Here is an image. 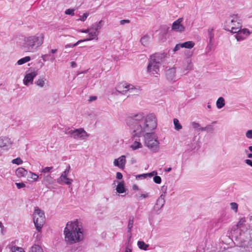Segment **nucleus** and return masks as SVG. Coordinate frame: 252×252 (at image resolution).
<instances>
[{
	"mask_svg": "<svg viewBox=\"0 0 252 252\" xmlns=\"http://www.w3.org/2000/svg\"><path fill=\"white\" fill-rule=\"evenodd\" d=\"M11 162L13 164L20 165L22 163L23 161L20 158H16L13 159Z\"/></svg>",
	"mask_w": 252,
	"mask_h": 252,
	"instance_id": "nucleus-34",
	"label": "nucleus"
},
{
	"mask_svg": "<svg viewBox=\"0 0 252 252\" xmlns=\"http://www.w3.org/2000/svg\"><path fill=\"white\" fill-rule=\"evenodd\" d=\"M183 18H180L175 21L172 24V29L175 32H183L185 30V27L182 24Z\"/></svg>",
	"mask_w": 252,
	"mask_h": 252,
	"instance_id": "nucleus-15",
	"label": "nucleus"
},
{
	"mask_svg": "<svg viewBox=\"0 0 252 252\" xmlns=\"http://www.w3.org/2000/svg\"><path fill=\"white\" fill-rule=\"evenodd\" d=\"M70 170V166L69 165L67 166L65 170L62 173L61 175L68 176Z\"/></svg>",
	"mask_w": 252,
	"mask_h": 252,
	"instance_id": "nucleus-44",
	"label": "nucleus"
},
{
	"mask_svg": "<svg viewBox=\"0 0 252 252\" xmlns=\"http://www.w3.org/2000/svg\"><path fill=\"white\" fill-rule=\"evenodd\" d=\"M53 167H46L44 168H43L41 170V172L43 173H49L53 169Z\"/></svg>",
	"mask_w": 252,
	"mask_h": 252,
	"instance_id": "nucleus-43",
	"label": "nucleus"
},
{
	"mask_svg": "<svg viewBox=\"0 0 252 252\" xmlns=\"http://www.w3.org/2000/svg\"><path fill=\"white\" fill-rule=\"evenodd\" d=\"M216 105L218 109H221L225 105L224 99L222 97H220L216 102Z\"/></svg>",
	"mask_w": 252,
	"mask_h": 252,
	"instance_id": "nucleus-25",
	"label": "nucleus"
},
{
	"mask_svg": "<svg viewBox=\"0 0 252 252\" xmlns=\"http://www.w3.org/2000/svg\"><path fill=\"white\" fill-rule=\"evenodd\" d=\"M96 99V97L95 96H92L90 97L89 101V102H92L94 101Z\"/></svg>",
	"mask_w": 252,
	"mask_h": 252,
	"instance_id": "nucleus-56",
	"label": "nucleus"
},
{
	"mask_svg": "<svg viewBox=\"0 0 252 252\" xmlns=\"http://www.w3.org/2000/svg\"><path fill=\"white\" fill-rule=\"evenodd\" d=\"M31 60V57L30 56H26L24 58H23L20 60H19L17 61V64L18 65H22L23 64H24L29 61H30Z\"/></svg>",
	"mask_w": 252,
	"mask_h": 252,
	"instance_id": "nucleus-30",
	"label": "nucleus"
},
{
	"mask_svg": "<svg viewBox=\"0 0 252 252\" xmlns=\"http://www.w3.org/2000/svg\"><path fill=\"white\" fill-rule=\"evenodd\" d=\"M167 189V186H163L161 187V190H162V191L163 192L162 194H164L165 195V193L166 192Z\"/></svg>",
	"mask_w": 252,
	"mask_h": 252,
	"instance_id": "nucleus-51",
	"label": "nucleus"
},
{
	"mask_svg": "<svg viewBox=\"0 0 252 252\" xmlns=\"http://www.w3.org/2000/svg\"><path fill=\"white\" fill-rule=\"evenodd\" d=\"M79 32H83V33H89V28L86 30H80Z\"/></svg>",
	"mask_w": 252,
	"mask_h": 252,
	"instance_id": "nucleus-59",
	"label": "nucleus"
},
{
	"mask_svg": "<svg viewBox=\"0 0 252 252\" xmlns=\"http://www.w3.org/2000/svg\"><path fill=\"white\" fill-rule=\"evenodd\" d=\"M214 129L213 126L211 125H208L205 127L200 128V131H207L209 132L213 131Z\"/></svg>",
	"mask_w": 252,
	"mask_h": 252,
	"instance_id": "nucleus-32",
	"label": "nucleus"
},
{
	"mask_svg": "<svg viewBox=\"0 0 252 252\" xmlns=\"http://www.w3.org/2000/svg\"><path fill=\"white\" fill-rule=\"evenodd\" d=\"M148 196V193H143L141 194L139 197L140 198H147Z\"/></svg>",
	"mask_w": 252,
	"mask_h": 252,
	"instance_id": "nucleus-55",
	"label": "nucleus"
},
{
	"mask_svg": "<svg viewBox=\"0 0 252 252\" xmlns=\"http://www.w3.org/2000/svg\"><path fill=\"white\" fill-rule=\"evenodd\" d=\"M50 56L49 54H45L42 56L41 58L44 62H46L47 61V58Z\"/></svg>",
	"mask_w": 252,
	"mask_h": 252,
	"instance_id": "nucleus-52",
	"label": "nucleus"
},
{
	"mask_svg": "<svg viewBox=\"0 0 252 252\" xmlns=\"http://www.w3.org/2000/svg\"><path fill=\"white\" fill-rule=\"evenodd\" d=\"M37 70H35L34 69L27 71L23 79L24 84L27 86L32 85L33 84V79L37 75Z\"/></svg>",
	"mask_w": 252,
	"mask_h": 252,
	"instance_id": "nucleus-8",
	"label": "nucleus"
},
{
	"mask_svg": "<svg viewBox=\"0 0 252 252\" xmlns=\"http://www.w3.org/2000/svg\"><path fill=\"white\" fill-rule=\"evenodd\" d=\"M165 197L164 194H161L158 198L153 208L154 211L158 212L163 207L165 202Z\"/></svg>",
	"mask_w": 252,
	"mask_h": 252,
	"instance_id": "nucleus-13",
	"label": "nucleus"
},
{
	"mask_svg": "<svg viewBox=\"0 0 252 252\" xmlns=\"http://www.w3.org/2000/svg\"><path fill=\"white\" fill-rule=\"evenodd\" d=\"M137 245L140 249L144 251L147 250L148 248L149 247V245L148 244H146L144 241H138Z\"/></svg>",
	"mask_w": 252,
	"mask_h": 252,
	"instance_id": "nucleus-27",
	"label": "nucleus"
},
{
	"mask_svg": "<svg viewBox=\"0 0 252 252\" xmlns=\"http://www.w3.org/2000/svg\"><path fill=\"white\" fill-rule=\"evenodd\" d=\"M1 228V230H0V231H1V233L2 235H4L5 234V230H4V226H2V227H0Z\"/></svg>",
	"mask_w": 252,
	"mask_h": 252,
	"instance_id": "nucleus-58",
	"label": "nucleus"
},
{
	"mask_svg": "<svg viewBox=\"0 0 252 252\" xmlns=\"http://www.w3.org/2000/svg\"><path fill=\"white\" fill-rule=\"evenodd\" d=\"M180 48H182L181 43L177 44L174 48L173 49V51L176 52L178 50H179Z\"/></svg>",
	"mask_w": 252,
	"mask_h": 252,
	"instance_id": "nucleus-49",
	"label": "nucleus"
},
{
	"mask_svg": "<svg viewBox=\"0 0 252 252\" xmlns=\"http://www.w3.org/2000/svg\"><path fill=\"white\" fill-rule=\"evenodd\" d=\"M33 220L36 230L40 232L45 223V217L44 212L37 207L34 209L33 214Z\"/></svg>",
	"mask_w": 252,
	"mask_h": 252,
	"instance_id": "nucleus-6",
	"label": "nucleus"
},
{
	"mask_svg": "<svg viewBox=\"0 0 252 252\" xmlns=\"http://www.w3.org/2000/svg\"><path fill=\"white\" fill-rule=\"evenodd\" d=\"M173 123H174V125L175 126V128L176 130H179L181 129H182V126L180 124L179 121L177 119H174Z\"/></svg>",
	"mask_w": 252,
	"mask_h": 252,
	"instance_id": "nucleus-31",
	"label": "nucleus"
},
{
	"mask_svg": "<svg viewBox=\"0 0 252 252\" xmlns=\"http://www.w3.org/2000/svg\"><path fill=\"white\" fill-rule=\"evenodd\" d=\"M131 87H129V90H127L128 93L130 94L131 95L138 94L140 93V90L138 87H135L133 85L131 84Z\"/></svg>",
	"mask_w": 252,
	"mask_h": 252,
	"instance_id": "nucleus-21",
	"label": "nucleus"
},
{
	"mask_svg": "<svg viewBox=\"0 0 252 252\" xmlns=\"http://www.w3.org/2000/svg\"><path fill=\"white\" fill-rule=\"evenodd\" d=\"M46 82V79L44 76H41L35 82V84L40 88H43L45 86Z\"/></svg>",
	"mask_w": 252,
	"mask_h": 252,
	"instance_id": "nucleus-19",
	"label": "nucleus"
},
{
	"mask_svg": "<svg viewBox=\"0 0 252 252\" xmlns=\"http://www.w3.org/2000/svg\"><path fill=\"white\" fill-rule=\"evenodd\" d=\"M57 49H52V50H51L50 52L51 53H52V54H55V53H56L57 52Z\"/></svg>",
	"mask_w": 252,
	"mask_h": 252,
	"instance_id": "nucleus-63",
	"label": "nucleus"
},
{
	"mask_svg": "<svg viewBox=\"0 0 252 252\" xmlns=\"http://www.w3.org/2000/svg\"><path fill=\"white\" fill-rule=\"evenodd\" d=\"M245 221L246 220L245 218H241L237 223V226L239 227L241 226L245 222Z\"/></svg>",
	"mask_w": 252,
	"mask_h": 252,
	"instance_id": "nucleus-48",
	"label": "nucleus"
},
{
	"mask_svg": "<svg viewBox=\"0 0 252 252\" xmlns=\"http://www.w3.org/2000/svg\"><path fill=\"white\" fill-rule=\"evenodd\" d=\"M134 223V219L133 217H130L129 218L128 225H127V232L129 233V239L131 238V232L133 227Z\"/></svg>",
	"mask_w": 252,
	"mask_h": 252,
	"instance_id": "nucleus-22",
	"label": "nucleus"
},
{
	"mask_svg": "<svg viewBox=\"0 0 252 252\" xmlns=\"http://www.w3.org/2000/svg\"><path fill=\"white\" fill-rule=\"evenodd\" d=\"M28 174V171L23 167H19L15 171V174L18 178L25 177Z\"/></svg>",
	"mask_w": 252,
	"mask_h": 252,
	"instance_id": "nucleus-18",
	"label": "nucleus"
},
{
	"mask_svg": "<svg viewBox=\"0 0 252 252\" xmlns=\"http://www.w3.org/2000/svg\"><path fill=\"white\" fill-rule=\"evenodd\" d=\"M117 192L119 193H123L126 191V189L124 187V182H120L118 183L116 188Z\"/></svg>",
	"mask_w": 252,
	"mask_h": 252,
	"instance_id": "nucleus-23",
	"label": "nucleus"
},
{
	"mask_svg": "<svg viewBox=\"0 0 252 252\" xmlns=\"http://www.w3.org/2000/svg\"><path fill=\"white\" fill-rule=\"evenodd\" d=\"M166 77L167 80L170 81H175L176 77V68L172 67L168 69L166 71Z\"/></svg>",
	"mask_w": 252,
	"mask_h": 252,
	"instance_id": "nucleus-16",
	"label": "nucleus"
},
{
	"mask_svg": "<svg viewBox=\"0 0 252 252\" xmlns=\"http://www.w3.org/2000/svg\"><path fill=\"white\" fill-rule=\"evenodd\" d=\"M102 26V21H100L98 23L93 25L90 28H89V37L82 40L83 42L92 40L94 39L97 40V36L99 33L98 30H100Z\"/></svg>",
	"mask_w": 252,
	"mask_h": 252,
	"instance_id": "nucleus-7",
	"label": "nucleus"
},
{
	"mask_svg": "<svg viewBox=\"0 0 252 252\" xmlns=\"http://www.w3.org/2000/svg\"><path fill=\"white\" fill-rule=\"evenodd\" d=\"M11 252H25L24 250L21 248L17 246H13L11 249Z\"/></svg>",
	"mask_w": 252,
	"mask_h": 252,
	"instance_id": "nucleus-33",
	"label": "nucleus"
},
{
	"mask_svg": "<svg viewBox=\"0 0 252 252\" xmlns=\"http://www.w3.org/2000/svg\"><path fill=\"white\" fill-rule=\"evenodd\" d=\"M15 185L18 189L24 188L26 185L23 183H16Z\"/></svg>",
	"mask_w": 252,
	"mask_h": 252,
	"instance_id": "nucleus-46",
	"label": "nucleus"
},
{
	"mask_svg": "<svg viewBox=\"0 0 252 252\" xmlns=\"http://www.w3.org/2000/svg\"><path fill=\"white\" fill-rule=\"evenodd\" d=\"M13 144L11 138L6 136L0 137V148L7 150L10 149Z\"/></svg>",
	"mask_w": 252,
	"mask_h": 252,
	"instance_id": "nucleus-10",
	"label": "nucleus"
},
{
	"mask_svg": "<svg viewBox=\"0 0 252 252\" xmlns=\"http://www.w3.org/2000/svg\"><path fill=\"white\" fill-rule=\"evenodd\" d=\"M246 136L249 139L252 138V130H249L246 133Z\"/></svg>",
	"mask_w": 252,
	"mask_h": 252,
	"instance_id": "nucleus-47",
	"label": "nucleus"
},
{
	"mask_svg": "<svg viewBox=\"0 0 252 252\" xmlns=\"http://www.w3.org/2000/svg\"><path fill=\"white\" fill-rule=\"evenodd\" d=\"M213 28H209L208 30V36L209 38V48L211 49L212 46L213 45V40L214 37V34L213 33Z\"/></svg>",
	"mask_w": 252,
	"mask_h": 252,
	"instance_id": "nucleus-20",
	"label": "nucleus"
},
{
	"mask_svg": "<svg viewBox=\"0 0 252 252\" xmlns=\"http://www.w3.org/2000/svg\"><path fill=\"white\" fill-rule=\"evenodd\" d=\"M73 130L69 127L65 128L64 130V133L66 134H69L72 137L73 133Z\"/></svg>",
	"mask_w": 252,
	"mask_h": 252,
	"instance_id": "nucleus-35",
	"label": "nucleus"
},
{
	"mask_svg": "<svg viewBox=\"0 0 252 252\" xmlns=\"http://www.w3.org/2000/svg\"><path fill=\"white\" fill-rule=\"evenodd\" d=\"M77 64L75 62H71V66L72 67H75L76 66Z\"/></svg>",
	"mask_w": 252,
	"mask_h": 252,
	"instance_id": "nucleus-60",
	"label": "nucleus"
},
{
	"mask_svg": "<svg viewBox=\"0 0 252 252\" xmlns=\"http://www.w3.org/2000/svg\"><path fill=\"white\" fill-rule=\"evenodd\" d=\"M231 209L237 212L238 210V204L235 202H232L230 203Z\"/></svg>",
	"mask_w": 252,
	"mask_h": 252,
	"instance_id": "nucleus-37",
	"label": "nucleus"
},
{
	"mask_svg": "<svg viewBox=\"0 0 252 252\" xmlns=\"http://www.w3.org/2000/svg\"><path fill=\"white\" fill-rule=\"evenodd\" d=\"M64 241L67 244L72 245L82 241L84 239L85 231L77 220L68 222L63 230Z\"/></svg>",
	"mask_w": 252,
	"mask_h": 252,
	"instance_id": "nucleus-2",
	"label": "nucleus"
},
{
	"mask_svg": "<svg viewBox=\"0 0 252 252\" xmlns=\"http://www.w3.org/2000/svg\"><path fill=\"white\" fill-rule=\"evenodd\" d=\"M89 136L87 132L83 128L75 129L73 130L72 137L76 140H83Z\"/></svg>",
	"mask_w": 252,
	"mask_h": 252,
	"instance_id": "nucleus-9",
	"label": "nucleus"
},
{
	"mask_svg": "<svg viewBox=\"0 0 252 252\" xmlns=\"http://www.w3.org/2000/svg\"><path fill=\"white\" fill-rule=\"evenodd\" d=\"M83 42V40H80L78 41L77 42H76L74 44H67V45H65V47L66 48H73V47L77 46L79 43H81V42Z\"/></svg>",
	"mask_w": 252,
	"mask_h": 252,
	"instance_id": "nucleus-40",
	"label": "nucleus"
},
{
	"mask_svg": "<svg viewBox=\"0 0 252 252\" xmlns=\"http://www.w3.org/2000/svg\"><path fill=\"white\" fill-rule=\"evenodd\" d=\"M191 126L194 129H198L199 130H200V128L202 127L200 126L199 123L194 122L191 123Z\"/></svg>",
	"mask_w": 252,
	"mask_h": 252,
	"instance_id": "nucleus-39",
	"label": "nucleus"
},
{
	"mask_svg": "<svg viewBox=\"0 0 252 252\" xmlns=\"http://www.w3.org/2000/svg\"><path fill=\"white\" fill-rule=\"evenodd\" d=\"M245 161L246 164L252 167V161L251 160L247 159Z\"/></svg>",
	"mask_w": 252,
	"mask_h": 252,
	"instance_id": "nucleus-54",
	"label": "nucleus"
},
{
	"mask_svg": "<svg viewBox=\"0 0 252 252\" xmlns=\"http://www.w3.org/2000/svg\"><path fill=\"white\" fill-rule=\"evenodd\" d=\"M142 147V144L139 142L137 141H135L130 146V148L133 150H136L139 148H141Z\"/></svg>",
	"mask_w": 252,
	"mask_h": 252,
	"instance_id": "nucleus-29",
	"label": "nucleus"
},
{
	"mask_svg": "<svg viewBox=\"0 0 252 252\" xmlns=\"http://www.w3.org/2000/svg\"><path fill=\"white\" fill-rule=\"evenodd\" d=\"M74 11H75V9L72 8V9H66L65 11V12L64 13L66 14V15H74Z\"/></svg>",
	"mask_w": 252,
	"mask_h": 252,
	"instance_id": "nucleus-38",
	"label": "nucleus"
},
{
	"mask_svg": "<svg viewBox=\"0 0 252 252\" xmlns=\"http://www.w3.org/2000/svg\"><path fill=\"white\" fill-rule=\"evenodd\" d=\"M116 178L121 180L123 178V175L121 173L118 172L116 173Z\"/></svg>",
	"mask_w": 252,
	"mask_h": 252,
	"instance_id": "nucleus-50",
	"label": "nucleus"
},
{
	"mask_svg": "<svg viewBox=\"0 0 252 252\" xmlns=\"http://www.w3.org/2000/svg\"><path fill=\"white\" fill-rule=\"evenodd\" d=\"M29 173L31 175L30 177L32 179L33 181H36L38 180V176L36 174L31 171H30Z\"/></svg>",
	"mask_w": 252,
	"mask_h": 252,
	"instance_id": "nucleus-36",
	"label": "nucleus"
},
{
	"mask_svg": "<svg viewBox=\"0 0 252 252\" xmlns=\"http://www.w3.org/2000/svg\"><path fill=\"white\" fill-rule=\"evenodd\" d=\"M44 39L43 33L26 36L21 44V48L25 52L34 53L42 45Z\"/></svg>",
	"mask_w": 252,
	"mask_h": 252,
	"instance_id": "nucleus-3",
	"label": "nucleus"
},
{
	"mask_svg": "<svg viewBox=\"0 0 252 252\" xmlns=\"http://www.w3.org/2000/svg\"><path fill=\"white\" fill-rule=\"evenodd\" d=\"M144 175V174H140V175H138L136 176V178H140V179H143V178H146L147 177L146 176H144L143 175Z\"/></svg>",
	"mask_w": 252,
	"mask_h": 252,
	"instance_id": "nucleus-57",
	"label": "nucleus"
},
{
	"mask_svg": "<svg viewBox=\"0 0 252 252\" xmlns=\"http://www.w3.org/2000/svg\"><path fill=\"white\" fill-rule=\"evenodd\" d=\"M235 35V38L237 41H241L245 39L249 35H250L251 32L247 29H239V32Z\"/></svg>",
	"mask_w": 252,
	"mask_h": 252,
	"instance_id": "nucleus-11",
	"label": "nucleus"
},
{
	"mask_svg": "<svg viewBox=\"0 0 252 252\" xmlns=\"http://www.w3.org/2000/svg\"><path fill=\"white\" fill-rule=\"evenodd\" d=\"M186 62L187 63V66H186V69L187 70L191 69L192 66L191 61L189 59H188L187 60Z\"/></svg>",
	"mask_w": 252,
	"mask_h": 252,
	"instance_id": "nucleus-42",
	"label": "nucleus"
},
{
	"mask_svg": "<svg viewBox=\"0 0 252 252\" xmlns=\"http://www.w3.org/2000/svg\"><path fill=\"white\" fill-rule=\"evenodd\" d=\"M133 137L144 136L145 145L153 153L160 149V143L158 136L152 131L157 127V119L154 113L145 114L143 112L133 114L126 119Z\"/></svg>",
	"mask_w": 252,
	"mask_h": 252,
	"instance_id": "nucleus-1",
	"label": "nucleus"
},
{
	"mask_svg": "<svg viewBox=\"0 0 252 252\" xmlns=\"http://www.w3.org/2000/svg\"><path fill=\"white\" fill-rule=\"evenodd\" d=\"M28 252H43L42 248L39 245H34L31 247Z\"/></svg>",
	"mask_w": 252,
	"mask_h": 252,
	"instance_id": "nucleus-26",
	"label": "nucleus"
},
{
	"mask_svg": "<svg viewBox=\"0 0 252 252\" xmlns=\"http://www.w3.org/2000/svg\"><path fill=\"white\" fill-rule=\"evenodd\" d=\"M150 36L148 35H145L141 37L140 42L144 46H146L149 44Z\"/></svg>",
	"mask_w": 252,
	"mask_h": 252,
	"instance_id": "nucleus-28",
	"label": "nucleus"
},
{
	"mask_svg": "<svg viewBox=\"0 0 252 252\" xmlns=\"http://www.w3.org/2000/svg\"><path fill=\"white\" fill-rule=\"evenodd\" d=\"M248 157L249 158H252V153H249V154H248Z\"/></svg>",
	"mask_w": 252,
	"mask_h": 252,
	"instance_id": "nucleus-64",
	"label": "nucleus"
},
{
	"mask_svg": "<svg viewBox=\"0 0 252 252\" xmlns=\"http://www.w3.org/2000/svg\"><path fill=\"white\" fill-rule=\"evenodd\" d=\"M87 17H82L81 18L77 19V20H80L81 21H85L86 20Z\"/></svg>",
	"mask_w": 252,
	"mask_h": 252,
	"instance_id": "nucleus-61",
	"label": "nucleus"
},
{
	"mask_svg": "<svg viewBox=\"0 0 252 252\" xmlns=\"http://www.w3.org/2000/svg\"><path fill=\"white\" fill-rule=\"evenodd\" d=\"M157 174V172L156 171H153V172H151V173H146V174H144V176H146V177H152L154 176H155Z\"/></svg>",
	"mask_w": 252,
	"mask_h": 252,
	"instance_id": "nucleus-45",
	"label": "nucleus"
},
{
	"mask_svg": "<svg viewBox=\"0 0 252 252\" xmlns=\"http://www.w3.org/2000/svg\"><path fill=\"white\" fill-rule=\"evenodd\" d=\"M73 182L72 179L67 177V176L61 175L57 179V182L60 184L70 185Z\"/></svg>",
	"mask_w": 252,
	"mask_h": 252,
	"instance_id": "nucleus-17",
	"label": "nucleus"
},
{
	"mask_svg": "<svg viewBox=\"0 0 252 252\" xmlns=\"http://www.w3.org/2000/svg\"><path fill=\"white\" fill-rule=\"evenodd\" d=\"M126 157L123 155L117 159H115L113 161V164L115 166L118 167L120 169H124L125 168L126 164Z\"/></svg>",
	"mask_w": 252,
	"mask_h": 252,
	"instance_id": "nucleus-12",
	"label": "nucleus"
},
{
	"mask_svg": "<svg viewBox=\"0 0 252 252\" xmlns=\"http://www.w3.org/2000/svg\"><path fill=\"white\" fill-rule=\"evenodd\" d=\"M129 87H131V84L126 82H122L117 86L116 90L118 92L125 94L128 93V91L127 90H129Z\"/></svg>",
	"mask_w": 252,
	"mask_h": 252,
	"instance_id": "nucleus-14",
	"label": "nucleus"
},
{
	"mask_svg": "<svg viewBox=\"0 0 252 252\" xmlns=\"http://www.w3.org/2000/svg\"><path fill=\"white\" fill-rule=\"evenodd\" d=\"M242 27V23L238 17H229L224 23V29L232 33L239 32Z\"/></svg>",
	"mask_w": 252,
	"mask_h": 252,
	"instance_id": "nucleus-5",
	"label": "nucleus"
},
{
	"mask_svg": "<svg viewBox=\"0 0 252 252\" xmlns=\"http://www.w3.org/2000/svg\"><path fill=\"white\" fill-rule=\"evenodd\" d=\"M153 179H154V182L158 184H160L161 182V177L155 175V176L154 177Z\"/></svg>",
	"mask_w": 252,
	"mask_h": 252,
	"instance_id": "nucleus-41",
	"label": "nucleus"
},
{
	"mask_svg": "<svg viewBox=\"0 0 252 252\" xmlns=\"http://www.w3.org/2000/svg\"><path fill=\"white\" fill-rule=\"evenodd\" d=\"M125 252H132L131 249H130V248H129L128 247H126Z\"/></svg>",
	"mask_w": 252,
	"mask_h": 252,
	"instance_id": "nucleus-62",
	"label": "nucleus"
},
{
	"mask_svg": "<svg viewBox=\"0 0 252 252\" xmlns=\"http://www.w3.org/2000/svg\"><path fill=\"white\" fill-rule=\"evenodd\" d=\"M130 22L128 20H121L120 23L121 25H124L125 24L129 23Z\"/></svg>",
	"mask_w": 252,
	"mask_h": 252,
	"instance_id": "nucleus-53",
	"label": "nucleus"
},
{
	"mask_svg": "<svg viewBox=\"0 0 252 252\" xmlns=\"http://www.w3.org/2000/svg\"><path fill=\"white\" fill-rule=\"evenodd\" d=\"M195 43L192 41H188L181 43L182 48L191 49L194 47Z\"/></svg>",
	"mask_w": 252,
	"mask_h": 252,
	"instance_id": "nucleus-24",
	"label": "nucleus"
},
{
	"mask_svg": "<svg viewBox=\"0 0 252 252\" xmlns=\"http://www.w3.org/2000/svg\"><path fill=\"white\" fill-rule=\"evenodd\" d=\"M165 55L164 54L156 53L151 56L147 69L155 77L159 74V67L163 62Z\"/></svg>",
	"mask_w": 252,
	"mask_h": 252,
	"instance_id": "nucleus-4",
	"label": "nucleus"
}]
</instances>
